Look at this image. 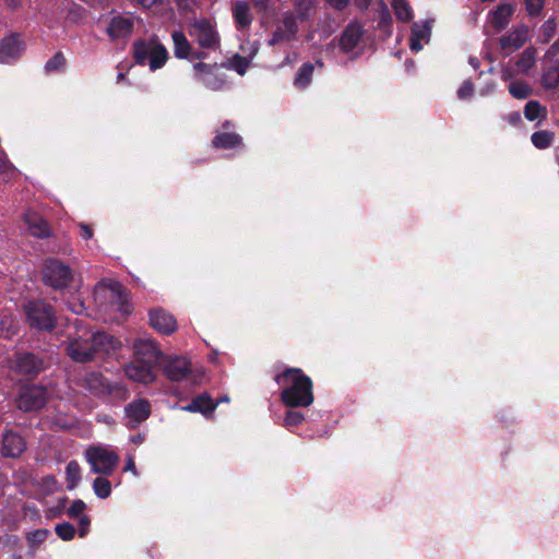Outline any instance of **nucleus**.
Returning <instances> with one entry per match:
<instances>
[{"label":"nucleus","mask_w":559,"mask_h":559,"mask_svg":"<svg viewBox=\"0 0 559 559\" xmlns=\"http://www.w3.org/2000/svg\"><path fill=\"white\" fill-rule=\"evenodd\" d=\"M274 381L282 386L281 402L290 408L309 407L314 401L313 382L302 369L286 367L274 377Z\"/></svg>","instance_id":"1"},{"label":"nucleus","mask_w":559,"mask_h":559,"mask_svg":"<svg viewBox=\"0 0 559 559\" xmlns=\"http://www.w3.org/2000/svg\"><path fill=\"white\" fill-rule=\"evenodd\" d=\"M188 34L201 49L221 50V35L214 20L205 16L194 17L188 23Z\"/></svg>","instance_id":"2"},{"label":"nucleus","mask_w":559,"mask_h":559,"mask_svg":"<svg viewBox=\"0 0 559 559\" xmlns=\"http://www.w3.org/2000/svg\"><path fill=\"white\" fill-rule=\"evenodd\" d=\"M26 322L31 329L51 332L57 325L55 307L44 299H31L24 307Z\"/></svg>","instance_id":"3"},{"label":"nucleus","mask_w":559,"mask_h":559,"mask_svg":"<svg viewBox=\"0 0 559 559\" xmlns=\"http://www.w3.org/2000/svg\"><path fill=\"white\" fill-rule=\"evenodd\" d=\"M41 280L46 286L61 290L72 283L73 271L59 259L50 258L44 262Z\"/></svg>","instance_id":"4"},{"label":"nucleus","mask_w":559,"mask_h":559,"mask_svg":"<svg viewBox=\"0 0 559 559\" xmlns=\"http://www.w3.org/2000/svg\"><path fill=\"white\" fill-rule=\"evenodd\" d=\"M13 364L14 372L27 380L35 379L48 367V362L43 353L27 350L16 352Z\"/></svg>","instance_id":"5"},{"label":"nucleus","mask_w":559,"mask_h":559,"mask_svg":"<svg viewBox=\"0 0 559 559\" xmlns=\"http://www.w3.org/2000/svg\"><path fill=\"white\" fill-rule=\"evenodd\" d=\"M85 457L93 473L105 476L111 475L119 462V456L116 452L95 445L90 447L85 451Z\"/></svg>","instance_id":"6"},{"label":"nucleus","mask_w":559,"mask_h":559,"mask_svg":"<svg viewBox=\"0 0 559 559\" xmlns=\"http://www.w3.org/2000/svg\"><path fill=\"white\" fill-rule=\"evenodd\" d=\"M48 400V391L44 385H24L16 400L17 407L23 412H33L43 408Z\"/></svg>","instance_id":"7"},{"label":"nucleus","mask_w":559,"mask_h":559,"mask_svg":"<svg viewBox=\"0 0 559 559\" xmlns=\"http://www.w3.org/2000/svg\"><path fill=\"white\" fill-rule=\"evenodd\" d=\"M195 80L213 91H219L226 85V75L217 63L197 62L193 64Z\"/></svg>","instance_id":"8"},{"label":"nucleus","mask_w":559,"mask_h":559,"mask_svg":"<svg viewBox=\"0 0 559 559\" xmlns=\"http://www.w3.org/2000/svg\"><path fill=\"white\" fill-rule=\"evenodd\" d=\"M298 31V21L295 13L286 11L283 13L282 20L277 24L276 28L271 34L267 45L273 47L284 41H292L296 39Z\"/></svg>","instance_id":"9"},{"label":"nucleus","mask_w":559,"mask_h":559,"mask_svg":"<svg viewBox=\"0 0 559 559\" xmlns=\"http://www.w3.org/2000/svg\"><path fill=\"white\" fill-rule=\"evenodd\" d=\"M235 123L225 120L218 129L214 131L212 146L215 150H233L242 146V138L235 132Z\"/></svg>","instance_id":"10"},{"label":"nucleus","mask_w":559,"mask_h":559,"mask_svg":"<svg viewBox=\"0 0 559 559\" xmlns=\"http://www.w3.org/2000/svg\"><path fill=\"white\" fill-rule=\"evenodd\" d=\"M26 450V441L19 432L8 429L0 439V454L8 459H17Z\"/></svg>","instance_id":"11"},{"label":"nucleus","mask_w":559,"mask_h":559,"mask_svg":"<svg viewBox=\"0 0 559 559\" xmlns=\"http://www.w3.org/2000/svg\"><path fill=\"white\" fill-rule=\"evenodd\" d=\"M165 377L170 381H181L191 372L190 361L180 356H167L162 361Z\"/></svg>","instance_id":"12"},{"label":"nucleus","mask_w":559,"mask_h":559,"mask_svg":"<svg viewBox=\"0 0 559 559\" xmlns=\"http://www.w3.org/2000/svg\"><path fill=\"white\" fill-rule=\"evenodd\" d=\"M133 358L140 361L153 365L163 358V353L158 348L156 342L151 338H136L133 343Z\"/></svg>","instance_id":"13"},{"label":"nucleus","mask_w":559,"mask_h":559,"mask_svg":"<svg viewBox=\"0 0 559 559\" xmlns=\"http://www.w3.org/2000/svg\"><path fill=\"white\" fill-rule=\"evenodd\" d=\"M124 414L128 418L127 426L134 429L150 417L151 404L146 399H135L124 407Z\"/></svg>","instance_id":"14"},{"label":"nucleus","mask_w":559,"mask_h":559,"mask_svg":"<svg viewBox=\"0 0 559 559\" xmlns=\"http://www.w3.org/2000/svg\"><path fill=\"white\" fill-rule=\"evenodd\" d=\"M530 28L527 25H520L499 39V46L504 55H510L522 48L528 40Z\"/></svg>","instance_id":"15"},{"label":"nucleus","mask_w":559,"mask_h":559,"mask_svg":"<svg viewBox=\"0 0 559 559\" xmlns=\"http://www.w3.org/2000/svg\"><path fill=\"white\" fill-rule=\"evenodd\" d=\"M148 318L150 325L160 334L170 335L177 331V320L162 308L152 309L148 312Z\"/></svg>","instance_id":"16"},{"label":"nucleus","mask_w":559,"mask_h":559,"mask_svg":"<svg viewBox=\"0 0 559 559\" xmlns=\"http://www.w3.org/2000/svg\"><path fill=\"white\" fill-rule=\"evenodd\" d=\"M82 386L96 396L111 394L117 388L97 371L87 372L82 379Z\"/></svg>","instance_id":"17"},{"label":"nucleus","mask_w":559,"mask_h":559,"mask_svg":"<svg viewBox=\"0 0 559 559\" xmlns=\"http://www.w3.org/2000/svg\"><path fill=\"white\" fill-rule=\"evenodd\" d=\"M24 49L20 35L12 33L0 40V62L11 63L17 60Z\"/></svg>","instance_id":"18"},{"label":"nucleus","mask_w":559,"mask_h":559,"mask_svg":"<svg viewBox=\"0 0 559 559\" xmlns=\"http://www.w3.org/2000/svg\"><path fill=\"white\" fill-rule=\"evenodd\" d=\"M126 376L136 382L148 384L155 380V366L132 359L124 368Z\"/></svg>","instance_id":"19"},{"label":"nucleus","mask_w":559,"mask_h":559,"mask_svg":"<svg viewBox=\"0 0 559 559\" xmlns=\"http://www.w3.org/2000/svg\"><path fill=\"white\" fill-rule=\"evenodd\" d=\"M364 34L365 31L360 23L355 21L349 22L343 29L338 39L341 50L345 53L353 51L360 43Z\"/></svg>","instance_id":"20"},{"label":"nucleus","mask_w":559,"mask_h":559,"mask_svg":"<svg viewBox=\"0 0 559 559\" xmlns=\"http://www.w3.org/2000/svg\"><path fill=\"white\" fill-rule=\"evenodd\" d=\"M66 352L72 360L80 364L94 360L96 355L90 340H74L67 345Z\"/></svg>","instance_id":"21"},{"label":"nucleus","mask_w":559,"mask_h":559,"mask_svg":"<svg viewBox=\"0 0 559 559\" xmlns=\"http://www.w3.org/2000/svg\"><path fill=\"white\" fill-rule=\"evenodd\" d=\"M133 20L119 14L110 20L106 33L111 40H117L119 38L129 37L133 33Z\"/></svg>","instance_id":"22"},{"label":"nucleus","mask_w":559,"mask_h":559,"mask_svg":"<svg viewBox=\"0 0 559 559\" xmlns=\"http://www.w3.org/2000/svg\"><path fill=\"white\" fill-rule=\"evenodd\" d=\"M514 13V7L511 3L499 4L489 13V22L495 32L503 31L510 23Z\"/></svg>","instance_id":"23"},{"label":"nucleus","mask_w":559,"mask_h":559,"mask_svg":"<svg viewBox=\"0 0 559 559\" xmlns=\"http://www.w3.org/2000/svg\"><path fill=\"white\" fill-rule=\"evenodd\" d=\"M169 59V53L166 47L159 41L156 35H153V47L150 52V57L147 59L148 67L151 71H156L162 69L167 60Z\"/></svg>","instance_id":"24"},{"label":"nucleus","mask_w":559,"mask_h":559,"mask_svg":"<svg viewBox=\"0 0 559 559\" xmlns=\"http://www.w3.org/2000/svg\"><path fill=\"white\" fill-rule=\"evenodd\" d=\"M233 17L235 21L236 28L238 31L247 29L250 27L253 17L250 12V5L248 2L242 0H237L233 4Z\"/></svg>","instance_id":"25"},{"label":"nucleus","mask_w":559,"mask_h":559,"mask_svg":"<svg viewBox=\"0 0 559 559\" xmlns=\"http://www.w3.org/2000/svg\"><path fill=\"white\" fill-rule=\"evenodd\" d=\"M25 223L29 233L37 238L50 237V227L41 216L36 213H27L25 215Z\"/></svg>","instance_id":"26"},{"label":"nucleus","mask_w":559,"mask_h":559,"mask_svg":"<svg viewBox=\"0 0 559 559\" xmlns=\"http://www.w3.org/2000/svg\"><path fill=\"white\" fill-rule=\"evenodd\" d=\"M174 44V55L177 59H189L192 55V44L188 40L182 31H174L171 33Z\"/></svg>","instance_id":"27"},{"label":"nucleus","mask_w":559,"mask_h":559,"mask_svg":"<svg viewBox=\"0 0 559 559\" xmlns=\"http://www.w3.org/2000/svg\"><path fill=\"white\" fill-rule=\"evenodd\" d=\"M153 47V36L147 40L140 38L132 44V57L138 66H145Z\"/></svg>","instance_id":"28"},{"label":"nucleus","mask_w":559,"mask_h":559,"mask_svg":"<svg viewBox=\"0 0 559 559\" xmlns=\"http://www.w3.org/2000/svg\"><path fill=\"white\" fill-rule=\"evenodd\" d=\"M542 84L546 90L559 87V59L549 61L544 68Z\"/></svg>","instance_id":"29"},{"label":"nucleus","mask_w":559,"mask_h":559,"mask_svg":"<svg viewBox=\"0 0 559 559\" xmlns=\"http://www.w3.org/2000/svg\"><path fill=\"white\" fill-rule=\"evenodd\" d=\"M378 5H379V10H378L377 27L386 37H390L392 35V24H393V19H392L391 12L389 10V7L386 5V3L383 0H379Z\"/></svg>","instance_id":"30"},{"label":"nucleus","mask_w":559,"mask_h":559,"mask_svg":"<svg viewBox=\"0 0 559 559\" xmlns=\"http://www.w3.org/2000/svg\"><path fill=\"white\" fill-rule=\"evenodd\" d=\"M313 72H314L313 63H311V62L302 63L295 75L294 86L298 90H305L306 87H308L312 81Z\"/></svg>","instance_id":"31"},{"label":"nucleus","mask_w":559,"mask_h":559,"mask_svg":"<svg viewBox=\"0 0 559 559\" xmlns=\"http://www.w3.org/2000/svg\"><path fill=\"white\" fill-rule=\"evenodd\" d=\"M90 341L93 344V348H95V353L100 350L108 352L109 349H114L119 343L114 336L105 332H97L93 334Z\"/></svg>","instance_id":"32"},{"label":"nucleus","mask_w":559,"mask_h":559,"mask_svg":"<svg viewBox=\"0 0 559 559\" xmlns=\"http://www.w3.org/2000/svg\"><path fill=\"white\" fill-rule=\"evenodd\" d=\"M292 4L294 8L292 12L295 13L297 21L300 22L308 21L314 9L313 0H292Z\"/></svg>","instance_id":"33"},{"label":"nucleus","mask_w":559,"mask_h":559,"mask_svg":"<svg viewBox=\"0 0 559 559\" xmlns=\"http://www.w3.org/2000/svg\"><path fill=\"white\" fill-rule=\"evenodd\" d=\"M536 61V49L533 47H528L522 51L519 56L515 66L520 72L526 73L528 72Z\"/></svg>","instance_id":"34"},{"label":"nucleus","mask_w":559,"mask_h":559,"mask_svg":"<svg viewBox=\"0 0 559 559\" xmlns=\"http://www.w3.org/2000/svg\"><path fill=\"white\" fill-rule=\"evenodd\" d=\"M66 480L69 490L74 489L81 480V467L74 460L70 461L66 466Z\"/></svg>","instance_id":"35"},{"label":"nucleus","mask_w":559,"mask_h":559,"mask_svg":"<svg viewBox=\"0 0 559 559\" xmlns=\"http://www.w3.org/2000/svg\"><path fill=\"white\" fill-rule=\"evenodd\" d=\"M555 139V133L549 130L536 131L531 135L533 145L538 150H545L551 146Z\"/></svg>","instance_id":"36"},{"label":"nucleus","mask_w":559,"mask_h":559,"mask_svg":"<svg viewBox=\"0 0 559 559\" xmlns=\"http://www.w3.org/2000/svg\"><path fill=\"white\" fill-rule=\"evenodd\" d=\"M392 8L399 21L406 23L413 19V10L406 0H392Z\"/></svg>","instance_id":"37"},{"label":"nucleus","mask_w":559,"mask_h":559,"mask_svg":"<svg viewBox=\"0 0 559 559\" xmlns=\"http://www.w3.org/2000/svg\"><path fill=\"white\" fill-rule=\"evenodd\" d=\"M557 25L558 23L555 16H551L548 20H546L539 28L538 40L542 44H548L556 35Z\"/></svg>","instance_id":"38"},{"label":"nucleus","mask_w":559,"mask_h":559,"mask_svg":"<svg viewBox=\"0 0 559 559\" xmlns=\"http://www.w3.org/2000/svg\"><path fill=\"white\" fill-rule=\"evenodd\" d=\"M509 93L516 99H526L532 95L533 90L524 81H513L509 84Z\"/></svg>","instance_id":"39"},{"label":"nucleus","mask_w":559,"mask_h":559,"mask_svg":"<svg viewBox=\"0 0 559 559\" xmlns=\"http://www.w3.org/2000/svg\"><path fill=\"white\" fill-rule=\"evenodd\" d=\"M526 15L530 19H540L545 9L546 0H523Z\"/></svg>","instance_id":"40"},{"label":"nucleus","mask_w":559,"mask_h":559,"mask_svg":"<svg viewBox=\"0 0 559 559\" xmlns=\"http://www.w3.org/2000/svg\"><path fill=\"white\" fill-rule=\"evenodd\" d=\"M195 402L199 406L197 408L198 413H201L204 416L212 414L217 406V403H214L207 393H202L195 396Z\"/></svg>","instance_id":"41"},{"label":"nucleus","mask_w":559,"mask_h":559,"mask_svg":"<svg viewBox=\"0 0 559 559\" xmlns=\"http://www.w3.org/2000/svg\"><path fill=\"white\" fill-rule=\"evenodd\" d=\"M93 490L99 499H106L111 495V483L105 477H96L93 481Z\"/></svg>","instance_id":"42"},{"label":"nucleus","mask_w":559,"mask_h":559,"mask_svg":"<svg viewBox=\"0 0 559 559\" xmlns=\"http://www.w3.org/2000/svg\"><path fill=\"white\" fill-rule=\"evenodd\" d=\"M67 64L64 55L61 51L56 52L45 64L47 73L63 71Z\"/></svg>","instance_id":"43"},{"label":"nucleus","mask_w":559,"mask_h":559,"mask_svg":"<svg viewBox=\"0 0 559 559\" xmlns=\"http://www.w3.org/2000/svg\"><path fill=\"white\" fill-rule=\"evenodd\" d=\"M542 114H546V108L540 105L537 100H528L524 106V117L534 121L540 117Z\"/></svg>","instance_id":"44"},{"label":"nucleus","mask_w":559,"mask_h":559,"mask_svg":"<svg viewBox=\"0 0 559 559\" xmlns=\"http://www.w3.org/2000/svg\"><path fill=\"white\" fill-rule=\"evenodd\" d=\"M55 532L59 538L64 542H70L75 536V527L69 522H62L56 525Z\"/></svg>","instance_id":"45"},{"label":"nucleus","mask_w":559,"mask_h":559,"mask_svg":"<svg viewBox=\"0 0 559 559\" xmlns=\"http://www.w3.org/2000/svg\"><path fill=\"white\" fill-rule=\"evenodd\" d=\"M305 420V416L301 412L298 411H288L284 417V426L286 428L298 427Z\"/></svg>","instance_id":"46"},{"label":"nucleus","mask_w":559,"mask_h":559,"mask_svg":"<svg viewBox=\"0 0 559 559\" xmlns=\"http://www.w3.org/2000/svg\"><path fill=\"white\" fill-rule=\"evenodd\" d=\"M48 535H49L48 530L38 528V530H34L32 532H28L26 535V539L32 546H38L47 539Z\"/></svg>","instance_id":"47"},{"label":"nucleus","mask_w":559,"mask_h":559,"mask_svg":"<svg viewBox=\"0 0 559 559\" xmlns=\"http://www.w3.org/2000/svg\"><path fill=\"white\" fill-rule=\"evenodd\" d=\"M249 67V61L246 57L236 55L231 59V68L240 75H243Z\"/></svg>","instance_id":"48"},{"label":"nucleus","mask_w":559,"mask_h":559,"mask_svg":"<svg viewBox=\"0 0 559 559\" xmlns=\"http://www.w3.org/2000/svg\"><path fill=\"white\" fill-rule=\"evenodd\" d=\"M86 509V504L81 499H75L72 501L71 506L67 510V515L71 519L79 518L83 511Z\"/></svg>","instance_id":"49"},{"label":"nucleus","mask_w":559,"mask_h":559,"mask_svg":"<svg viewBox=\"0 0 559 559\" xmlns=\"http://www.w3.org/2000/svg\"><path fill=\"white\" fill-rule=\"evenodd\" d=\"M474 94V83L472 80H465L457 91V97L460 99H467Z\"/></svg>","instance_id":"50"},{"label":"nucleus","mask_w":559,"mask_h":559,"mask_svg":"<svg viewBox=\"0 0 559 559\" xmlns=\"http://www.w3.org/2000/svg\"><path fill=\"white\" fill-rule=\"evenodd\" d=\"M175 3L179 13L186 15L190 12H193L195 0H175Z\"/></svg>","instance_id":"51"},{"label":"nucleus","mask_w":559,"mask_h":559,"mask_svg":"<svg viewBox=\"0 0 559 559\" xmlns=\"http://www.w3.org/2000/svg\"><path fill=\"white\" fill-rule=\"evenodd\" d=\"M91 525V519L88 515H81L79 520V536L81 538L85 537L88 533Z\"/></svg>","instance_id":"52"},{"label":"nucleus","mask_w":559,"mask_h":559,"mask_svg":"<svg viewBox=\"0 0 559 559\" xmlns=\"http://www.w3.org/2000/svg\"><path fill=\"white\" fill-rule=\"evenodd\" d=\"M12 168L8 155L3 148H0V174H5Z\"/></svg>","instance_id":"53"},{"label":"nucleus","mask_w":559,"mask_h":559,"mask_svg":"<svg viewBox=\"0 0 559 559\" xmlns=\"http://www.w3.org/2000/svg\"><path fill=\"white\" fill-rule=\"evenodd\" d=\"M131 2L141 7L143 10H150L153 7L160 4L163 0H131Z\"/></svg>","instance_id":"54"},{"label":"nucleus","mask_w":559,"mask_h":559,"mask_svg":"<svg viewBox=\"0 0 559 559\" xmlns=\"http://www.w3.org/2000/svg\"><path fill=\"white\" fill-rule=\"evenodd\" d=\"M253 4V8L261 13H265L270 9V4L272 0H250Z\"/></svg>","instance_id":"55"},{"label":"nucleus","mask_w":559,"mask_h":559,"mask_svg":"<svg viewBox=\"0 0 559 559\" xmlns=\"http://www.w3.org/2000/svg\"><path fill=\"white\" fill-rule=\"evenodd\" d=\"M325 1L331 8H333L336 11L345 10L350 2V0H325Z\"/></svg>","instance_id":"56"},{"label":"nucleus","mask_w":559,"mask_h":559,"mask_svg":"<svg viewBox=\"0 0 559 559\" xmlns=\"http://www.w3.org/2000/svg\"><path fill=\"white\" fill-rule=\"evenodd\" d=\"M79 227L81 229V237L83 239L88 240L93 237V229L90 225L81 223Z\"/></svg>","instance_id":"57"},{"label":"nucleus","mask_w":559,"mask_h":559,"mask_svg":"<svg viewBox=\"0 0 559 559\" xmlns=\"http://www.w3.org/2000/svg\"><path fill=\"white\" fill-rule=\"evenodd\" d=\"M506 120L513 126H518L521 123L522 118L519 111H512L506 116Z\"/></svg>","instance_id":"58"},{"label":"nucleus","mask_w":559,"mask_h":559,"mask_svg":"<svg viewBox=\"0 0 559 559\" xmlns=\"http://www.w3.org/2000/svg\"><path fill=\"white\" fill-rule=\"evenodd\" d=\"M206 57H207V53L204 51V49H202V50L192 49V55L190 56L189 59L202 60V59H205Z\"/></svg>","instance_id":"59"},{"label":"nucleus","mask_w":559,"mask_h":559,"mask_svg":"<svg viewBox=\"0 0 559 559\" xmlns=\"http://www.w3.org/2000/svg\"><path fill=\"white\" fill-rule=\"evenodd\" d=\"M371 1H372V0H355V5H356L360 11H366V10L370 7Z\"/></svg>","instance_id":"60"},{"label":"nucleus","mask_w":559,"mask_h":559,"mask_svg":"<svg viewBox=\"0 0 559 559\" xmlns=\"http://www.w3.org/2000/svg\"><path fill=\"white\" fill-rule=\"evenodd\" d=\"M124 471H130V472H133L134 474H136V467H135V462L133 460L132 456H129L128 460H127V463H126V466H124Z\"/></svg>","instance_id":"61"},{"label":"nucleus","mask_w":559,"mask_h":559,"mask_svg":"<svg viewBox=\"0 0 559 559\" xmlns=\"http://www.w3.org/2000/svg\"><path fill=\"white\" fill-rule=\"evenodd\" d=\"M199 406L197 405V402H195V397L192 399V401L182 407L183 411L186 412H189V413H198L197 408Z\"/></svg>","instance_id":"62"},{"label":"nucleus","mask_w":559,"mask_h":559,"mask_svg":"<svg viewBox=\"0 0 559 559\" xmlns=\"http://www.w3.org/2000/svg\"><path fill=\"white\" fill-rule=\"evenodd\" d=\"M409 47L413 51H419L421 49L420 40H418V38L411 37Z\"/></svg>","instance_id":"63"},{"label":"nucleus","mask_w":559,"mask_h":559,"mask_svg":"<svg viewBox=\"0 0 559 559\" xmlns=\"http://www.w3.org/2000/svg\"><path fill=\"white\" fill-rule=\"evenodd\" d=\"M547 53L551 56L559 55V38L550 46Z\"/></svg>","instance_id":"64"}]
</instances>
